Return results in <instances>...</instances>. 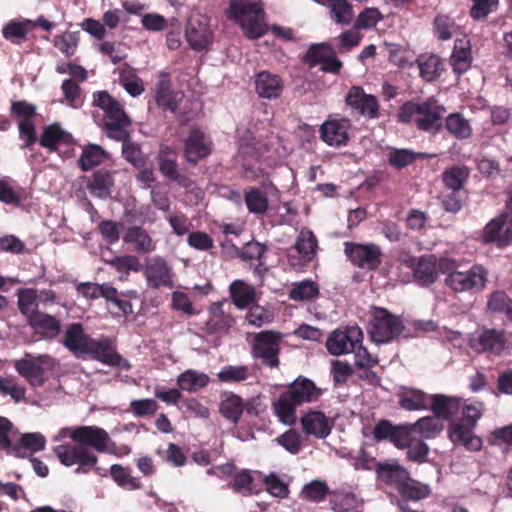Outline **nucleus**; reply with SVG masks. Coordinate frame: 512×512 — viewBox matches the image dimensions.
<instances>
[{
	"label": "nucleus",
	"mask_w": 512,
	"mask_h": 512,
	"mask_svg": "<svg viewBox=\"0 0 512 512\" xmlns=\"http://www.w3.org/2000/svg\"><path fill=\"white\" fill-rule=\"evenodd\" d=\"M122 240L124 243L131 245L138 254H148L156 248L149 233L140 226L127 228Z\"/></svg>",
	"instance_id": "c756f323"
},
{
	"label": "nucleus",
	"mask_w": 512,
	"mask_h": 512,
	"mask_svg": "<svg viewBox=\"0 0 512 512\" xmlns=\"http://www.w3.org/2000/svg\"><path fill=\"white\" fill-rule=\"evenodd\" d=\"M446 130L456 139H468L472 135V127L468 119L461 113H451L445 119Z\"/></svg>",
	"instance_id": "c9c22d12"
},
{
	"label": "nucleus",
	"mask_w": 512,
	"mask_h": 512,
	"mask_svg": "<svg viewBox=\"0 0 512 512\" xmlns=\"http://www.w3.org/2000/svg\"><path fill=\"white\" fill-rule=\"evenodd\" d=\"M440 272V258L434 255L422 256L417 261L413 275L421 286H429L438 278Z\"/></svg>",
	"instance_id": "bb28decb"
},
{
	"label": "nucleus",
	"mask_w": 512,
	"mask_h": 512,
	"mask_svg": "<svg viewBox=\"0 0 512 512\" xmlns=\"http://www.w3.org/2000/svg\"><path fill=\"white\" fill-rule=\"evenodd\" d=\"M492 312L504 313L512 321V300L503 291H494L487 301Z\"/></svg>",
	"instance_id": "6e6d98bb"
},
{
	"label": "nucleus",
	"mask_w": 512,
	"mask_h": 512,
	"mask_svg": "<svg viewBox=\"0 0 512 512\" xmlns=\"http://www.w3.org/2000/svg\"><path fill=\"white\" fill-rule=\"evenodd\" d=\"M236 133L239 145L246 153L261 154L267 150L265 129H259L256 125L251 128L238 127Z\"/></svg>",
	"instance_id": "412c9836"
},
{
	"label": "nucleus",
	"mask_w": 512,
	"mask_h": 512,
	"mask_svg": "<svg viewBox=\"0 0 512 512\" xmlns=\"http://www.w3.org/2000/svg\"><path fill=\"white\" fill-rule=\"evenodd\" d=\"M445 112V107L439 105L434 99L423 101L421 111L416 118V125L420 130L436 132L441 127L440 119Z\"/></svg>",
	"instance_id": "4be33fe9"
},
{
	"label": "nucleus",
	"mask_w": 512,
	"mask_h": 512,
	"mask_svg": "<svg viewBox=\"0 0 512 512\" xmlns=\"http://www.w3.org/2000/svg\"><path fill=\"white\" fill-rule=\"evenodd\" d=\"M329 9L331 19L340 25H348L354 17L352 5L348 0H331Z\"/></svg>",
	"instance_id": "3c124183"
},
{
	"label": "nucleus",
	"mask_w": 512,
	"mask_h": 512,
	"mask_svg": "<svg viewBox=\"0 0 512 512\" xmlns=\"http://www.w3.org/2000/svg\"><path fill=\"white\" fill-rule=\"evenodd\" d=\"M384 18L378 8H365L357 17L355 26L358 29L374 28Z\"/></svg>",
	"instance_id": "774afa93"
},
{
	"label": "nucleus",
	"mask_w": 512,
	"mask_h": 512,
	"mask_svg": "<svg viewBox=\"0 0 512 512\" xmlns=\"http://www.w3.org/2000/svg\"><path fill=\"white\" fill-rule=\"evenodd\" d=\"M506 339L503 331L495 329L484 330L477 338H472L469 345L477 352L500 354L505 347Z\"/></svg>",
	"instance_id": "a878e982"
},
{
	"label": "nucleus",
	"mask_w": 512,
	"mask_h": 512,
	"mask_svg": "<svg viewBox=\"0 0 512 512\" xmlns=\"http://www.w3.org/2000/svg\"><path fill=\"white\" fill-rule=\"evenodd\" d=\"M155 100L157 105L164 110L175 112L178 109V102L171 90V82L168 78L160 79L157 82Z\"/></svg>",
	"instance_id": "79ce46f5"
},
{
	"label": "nucleus",
	"mask_w": 512,
	"mask_h": 512,
	"mask_svg": "<svg viewBox=\"0 0 512 512\" xmlns=\"http://www.w3.org/2000/svg\"><path fill=\"white\" fill-rule=\"evenodd\" d=\"M345 254L357 267L373 270L380 264L381 250L376 244L346 242Z\"/></svg>",
	"instance_id": "ddd939ff"
},
{
	"label": "nucleus",
	"mask_w": 512,
	"mask_h": 512,
	"mask_svg": "<svg viewBox=\"0 0 512 512\" xmlns=\"http://www.w3.org/2000/svg\"><path fill=\"white\" fill-rule=\"evenodd\" d=\"M144 276L149 287L158 289L160 287L173 286L171 270L165 259L159 256L152 257L146 261Z\"/></svg>",
	"instance_id": "a211bd4d"
},
{
	"label": "nucleus",
	"mask_w": 512,
	"mask_h": 512,
	"mask_svg": "<svg viewBox=\"0 0 512 512\" xmlns=\"http://www.w3.org/2000/svg\"><path fill=\"white\" fill-rule=\"evenodd\" d=\"M245 202L249 212L263 215L268 209L267 197L258 189H251L245 194Z\"/></svg>",
	"instance_id": "680f3d73"
},
{
	"label": "nucleus",
	"mask_w": 512,
	"mask_h": 512,
	"mask_svg": "<svg viewBox=\"0 0 512 512\" xmlns=\"http://www.w3.org/2000/svg\"><path fill=\"white\" fill-rule=\"evenodd\" d=\"M469 177V169L465 166H453L443 173V182L452 192H459Z\"/></svg>",
	"instance_id": "a18cd8bd"
},
{
	"label": "nucleus",
	"mask_w": 512,
	"mask_h": 512,
	"mask_svg": "<svg viewBox=\"0 0 512 512\" xmlns=\"http://www.w3.org/2000/svg\"><path fill=\"white\" fill-rule=\"evenodd\" d=\"M120 141L122 142V155L124 159L135 168H142L145 165V157L140 146L130 141V137Z\"/></svg>",
	"instance_id": "bf43d9fd"
},
{
	"label": "nucleus",
	"mask_w": 512,
	"mask_h": 512,
	"mask_svg": "<svg viewBox=\"0 0 512 512\" xmlns=\"http://www.w3.org/2000/svg\"><path fill=\"white\" fill-rule=\"evenodd\" d=\"M507 217L504 213L487 223L483 231L485 243H494L498 247H504L512 241V222H507Z\"/></svg>",
	"instance_id": "6ab92c4d"
},
{
	"label": "nucleus",
	"mask_w": 512,
	"mask_h": 512,
	"mask_svg": "<svg viewBox=\"0 0 512 512\" xmlns=\"http://www.w3.org/2000/svg\"><path fill=\"white\" fill-rule=\"evenodd\" d=\"M27 322L33 331L44 340H54L61 332L60 320L41 311L35 312Z\"/></svg>",
	"instance_id": "5701e85b"
},
{
	"label": "nucleus",
	"mask_w": 512,
	"mask_h": 512,
	"mask_svg": "<svg viewBox=\"0 0 512 512\" xmlns=\"http://www.w3.org/2000/svg\"><path fill=\"white\" fill-rule=\"evenodd\" d=\"M185 38L193 50L201 51L206 49L213 41L209 19L201 13H191L185 28Z\"/></svg>",
	"instance_id": "9d476101"
},
{
	"label": "nucleus",
	"mask_w": 512,
	"mask_h": 512,
	"mask_svg": "<svg viewBox=\"0 0 512 512\" xmlns=\"http://www.w3.org/2000/svg\"><path fill=\"white\" fill-rule=\"evenodd\" d=\"M113 186V174L111 171L106 169L96 170L87 183V189L90 194L100 199L110 197Z\"/></svg>",
	"instance_id": "7c9ffc66"
},
{
	"label": "nucleus",
	"mask_w": 512,
	"mask_h": 512,
	"mask_svg": "<svg viewBox=\"0 0 512 512\" xmlns=\"http://www.w3.org/2000/svg\"><path fill=\"white\" fill-rule=\"evenodd\" d=\"M420 76L426 81L436 79L442 70L441 59L433 54L420 55L417 60Z\"/></svg>",
	"instance_id": "c03bdc74"
},
{
	"label": "nucleus",
	"mask_w": 512,
	"mask_h": 512,
	"mask_svg": "<svg viewBox=\"0 0 512 512\" xmlns=\"http://www.w3.org/2000/svg\"><path fill=\"white\" fill-rule=\"evenodd\" d=\"M255 90L261 98L276 99L282 93L283 82L278 75L262 71L255 76Z\"/></svg>",
	"instance_id": "cd10ccee"
},
{
	"label": "nucleus",
	"mask_w": 512,
	"mask_h": 512,
	"mask_svg": "<svg viewBox=\"0 0 512 512\" xmlns=\"http://www.w3.org/2000/svg\"><path fill=\"white\" fill-rule=\"evenodd\" d=\"M119 80L123 88L133 97L139 96L144 92L143 81L133 69L123 70L120 73Z\"/></svg>",
	"instance_id": "13d9d810"
},
{
	"label": "nucleus",
	"mask_w": 512,
	"mask_h": 512,
	"mask_svg": "<svg viewBox=\"0 0 512 512\" xmlns=\"http://www.w3.org/2000/svg\"><path fill=\"white\" fill-rule=\"evenodd\" d=\"M301 426L305 434L318 439L326 438L332 430L329 418L320 411L309 410L301 418Z\"/></svg>",
	"instance_id": "b1692460"
},
{
	"label": "nucleus",
	"mask_w": 512,
	"mask_h": 512,
	"mask_svg": "<svg viewBox=\"0 0 512 512\" xmlns=\"http://www.w3.org/2000/svg\"><path fill=\"white\" fill-rule=\"evenodd\" d=\"M103 261L113 267L119 273L129 274L132 272H140L143 266L135 255L116 256L111 259L103 258Z\"/></svg>",
	"instance_id": "8fccbe9b"
},
{
	"label": "nucleus",
	"mask_w": 512,
	"mask_h": 512,
	"mask_svg": "<svg viewBox=\"0 0 512 512\" xmlns=\"http://www.w3.org/2000/svg\"><path fill=\"white\" fill-rule=\"evenodd\" d=\"M84 356L122 370L131 369L129 361L117 352L115 340L108 336L93 338Z\"/></svg>",
	"instance_id": "6e6552de"
},
{
	"label": "nucleus",
	"mask_w": 512,
	"mask_h": 512,
	"mask_svg": "<svg viewBox=\"0 0 512 512\" xmlns=\"http://www.w3.org/2000/svg\"><path fill=\"white\" fill-rule=\"evenodd\" d=\"M18 296V309L24 316L31 317L35 312H39L37 309V290L32 288L19 289L17 291Z\"/></svg>",
	"instance_id": "864d4df0"
},
{
	"label": "nucleus",
	"mask_w": 512,
	"mask_h": 512,
	"mask_svg": "<svg viewBox=\"0 0 512 512\" xmlns=\"http://www.w3.org/2000/svg\"><path fill=\"white\" fill-rule=\"evenodd\" d=\"M244 410L251 413L248 405L244 403L242 398L234 393H226V419L232 423H238Z\"/></svg>",
	"instance_id": "4d7b16f0"
},
{
	"label": "nucleus",
	"mask_w": 512,
	"mask_h": 512,
	"mask_svg": "<svg viewBox=\"0 0 512 512\" xmlns=\"http://www.w3.org/2000/svg\"><path fill=\"white\" fill-rule=\"evenodd\" d=\"M70 439L74 444L57 445L53 451L61 464L70 467L78 465L76 473H88L98 462L92 452L104 453L108 450L111 438L106 430L98 426H78L70 430Z\"/></svg>",
	"instance_id": "f257e3e1"
},
{
	"label": "nucleus",
	"mask_w": 512,
	"mask_h": 512,
	"mask_svg": "<svg viewBox=\"0 0 512 512\" xmlns=\"http://www.w3.org/2000/svg\"><path fill=\"white\" fill-rule=\"evenodd\" d=\"M398 490L404 497L411 500H421L430 493V489L427 485L414 481L410 477Z\"/></svg>",
	"instance_id": "0e129e2a"
},
{
	"label": "nucleus",
	"mask_w": 512,
	"mask_h": 512,
	"mask_svg": "<svg viewBox=\"0 0 512 512\" xmlns=\"http://www.w3.org/2000/svg\"><path fill=\"white\" fill-rule=\"evenodd\" d=\"M93 337L87 334L82 323H71L67 326L63 337V345L75 357H84Z\"/></svg>",
	"instance_id": "aec40b11"
},
{
	"label": "nucleus",
	"mask_w": 512,
	"mask_h": 512,
	"mask_svg": "<svg viewBox=\"0 0 512 512\" xmlns=\"http://www.w3.org/2000/svg\"><path fill=\"white\" fill-rule=\"evenodd\" d=\"M379 478L387 484H394L397 489L409 480V473L397 462H386L377 465Z\"/></svg>",
	"instance_id": "72a5a7b5"
},
{
	"label": "nucleus",
	"mask_w": 512,
	"mask_h": 512,
	"mask_svg": "<svg viewBox=\"0 0 512 512\" xmlns=\"http://www.w3.org/2000/svg\"><path fill=\"white\" fill-rule=\"evenodd\" d=\"M235 471L236 468L233 464L226 463V476L232 477L229 485L233 491L245 496L261 491V485L259 484L261 472L251 473L243 470L236 473Z\"/></svg>",
	"instance_id": "f3484780"
},
{
	"label": "nucleus",
	"mask_w": 512,
	"mask_h": 512,
	"mask_svg": "<svg viewBox=\"0 0 512 512\" xmlns=\"http://www.w3.org/2000/svg\"><path fill=\"white\" fill-rule=\"evenodd\" d=\"M362 341V330L358 326H350L334 330L326 341V348L331 355L340 356L354 352Z\"/></svg>",
	"instance_id": "9b49d317"
},
{
	"label": "nucleus",
	"mask_w": 512,
	"mask_h": 512,
	"mask_svg": "<svg viewBox=\"0 0 512 512\" xmlns=\"http://www.w3.org/2000/svg\"><path fill=\"white\" fill-rule=\"evenodd\" d=\"M404 325L400 317L391 314L387 309L373 307L368 333L373 342L388 343L397 338L403 331Z\"/></svg>",
	"instance_id": "423d86ee"
},
{
	"label": "nucleus",
	"mask_w": 512,
	"mask_h": 512,
	"mask_svg": "<svg viewBox=\"0 0 512 512\" xmlns=\"http://www.w3.org/2000/svg\"><path fill=\"white\" fill-rule=\"evenodd\" d=\"M281 339L282 335L275 331L267 330L257 333L252 344L253 356L270 368L278 367Z\"/></svg>",
	"instance_id": "1a4fd4ad"
},
{
	"label": "nucleus",
	"mask_w": 512,
	"mask_h": 512,
	"mask_svg": "<svg viewBox=\"0 0 512 512\" xmlns=\"http://www.w3.org/2000/svg\"><path fill=\"white\" fill-rule=\"evenodd\" d=\"M159 171L170 182L177 184L187 191H193L196 184L187 175L181 174L178 169L177 155L169 147L161 148L157 157Z\"/></svg>",
	"instance_id": "f8f14e48"
},
{
	"label": "nucleus",
	"mask_w": 512,
	"mask_h": 512,
	"mask_svg": "<svg viewBox=\"0 0 512 512\" xmlns=\"http://www.w3.org/2000/svg\"><path fill=\"white\" fill-rule=\"evenodd\" d=\"M46 439L40 433H26L21 436L19 441L14 444L11 454L18 457L24 458L27 456L26 451L38 452L45 448Z\"/></svg>",
	"instance_id": "f704fd0d"
},
{
	"label": "nucleus",
	"mask_w": 512,
	"mask_h": 512,
	"mask_svg": "<svg viewBox=\"0 0 512 512\" xmlns=\"http://www.w3.org/2000/svg\"><path fill=\"white\" fill-rule=\"evenodd\" d=\"M319 294V288L313 281H301L296 283L289 293V297L295 301L311 300Z\"/></svg>",
	"instance_id": "052dcab7"
},
{
	"label": "nucleus",
	"mask_w": 512,
	"mask_h": 512,
	"mask_svg": "<svg viewBox=\"0 0 512 512\" xmlns=\"http://www.w3.org/2000/svg\"><path fill=\"white\" fill-rule=\"evenodd\" d=\"M346 104L360 115L375 119L379 116V103L374 95L367 94L360 86H352L345 97Z\"/></svg>",
	"instance_id": "dca6fc26"
},
{
	"label": "nucleus",
	"mask_w": 512,
	"mask_h": 512,
	"mask_svg": "<svg viewBox=\"0 0 512 512\" xmlns=\"http://www.w3.org/2000/svg\"><path fill=\"white\" fill-rule=\"evenodd\" d=\"M93 105L104 111V130L113 140L129 138L128 127L132 121L125 112L122 104L107 91H97L93 94Z\"/></svg>",
	"instance_id": "20e7f679"
},
{
	"label": "nucleus",
	"mask_w": 512,
	"mask_h": 512,
	"mask_svg": "<svg viewBox=\"0 0 512 512\" xmlns=\"http://www.w3.org/2000/svg\"><path fill=\"white\" fill-rule=\"evenodd\" d=\"M212 152V142L199 128H194L184 143L183 156L190 164H197Z\"/></svg>",
	"instance_id": "2eb2a0df"
},
{
	"label": "nucleus",
	"mask_w": 512,
	"mask_h": 512,
	"mask_svg": "<svg viewBox=\"0 0 512 512\" xmlns=\"http://www.w3.org/2000/svg\"><path fill=\"white\" fill-rule=\"evenodd\" d=\"M430 407L435 417L441 419H449L460 407V402L456 398L444 395H431Z\"/></svg>",
	"instance_id": "ea45409f"
},
{
	"label": "nucleus",
	"mask_w": 512,
	"mask_h": 512,
	"mask_svg": "<svg viewBox=\"0 0 512 512\" xmlns=\"http://www.w3.org/2000/svg\"><path fill=\"white\" fill-rule=\"evenodd\" d=\"M230 12L248 38L258 39L267 32L261 0H230Z\"/></svg>",
	"instance_id": "39448f33"
},
{
	"label": "nucleus",
	"mask_w": 512,
	"mask_h": 512,
	"mask_svg": "<svg viewBox=\"0 0 512 512\" xmlns=\"http://www.w3.org/2000/svg\"><path fill=\"white\" fill-rule=\"evenodd\" d=\"M259 484L265 486L266 491L277 498H285L289 494L288 484L276 473L264 475L261 473Z\"/></svg>",
	"instance_id": "de8ad7c7"
},
{
	"label": "nucleus",
	"mask_w": 512,
	"mask_h": 512,
	"mask_svg": "<svg viewBox=\"0 0 512 512\" xmlns=\"http://www.w3.org/2000/svg\"><path fill=\"white\" fill-rule=\"evenodd\" d=\"M458 31L454 19L446 14H438L433 21V32L438 40L451 39Z\"/></svg>",
	"instance_id": "49530a36"
},
{
	"label": "nucleus",
	"mask_w": 512,
	"mask_h": 512,
	"mask_svg": "<svg viewBox=\"0 0 512 512\" xmlns=\"http://www.w3.org/2000/svg\"><path fill=\"white\" fill-rule=\"evenodd\" d=\"M472 56L468 41L457 39L450 56V64L457 74L465 73L471 66Z\"/></svg>",
	"instance_id": "473e14b6"
},
{
	"label": "nucleus",
	"mask_w": 512,
	"mask_h": 512,
	"mask_svg": "<svg viewBox=\"0 0 512 512\" xmlns=\"http://www.w3.org/2000/svg\"><path fill=\"white\" fill-rule=\"evenodd\" d=\"M29 31V22L9 21L2 29L3 37L14 43L21 44L26 41Z\"/></svg>",
	"instance_id": "5fc2aeb1"
},
{
	"label": "nucleus",
	"mask_w": 512,
	"mask_h": 512,
	"mask_svg": "<svg viewBox=\"0 0 512 512\" xmlns=\"http://www.w3.org/2000/svg\"><path fill=\"white\" fill-rule=\"evenodd\" d=\"M415 159L416 153L410 149L391 148L387 155L388 163L396 169L412 164Z\"/></svg>",
	"instance_id": "e2e57ef3"
},
{
	"label": "nucleus",
	"mask_w": 512,
	"mask_h": 512,
	"mask_svg": "<svg viewBox=\"0 0 512 512\" xmlns=\"http://www.w3.org/2000/svg\"><path fill=\"white\" fill-rule=\"evenodd\" d=\"M106 158L107 153L101 146L88 144L82 149L78 165L82 171L86 172L100 165Z\"/></svg>",
	"instance_id": "4c0bfd02"
},
{
	"label": "nucleus",
	"mask_w": 512,
	"mask_h": 512,
	"mask_svg": "<svg viewBox=\"0 0 512 512\" xmlns=\"http://www.w3.org/2000/svg\"><path fill=\"white\" fill-rule=\"evenodd\" d=\"M276 441L291 454H298L302 449V436L294 429L286 431L280 435Z\"/></svg>",
	"instance_id": "338daca9"
},
{
	"label": "nucleus",
	"mask_w": 512,
	"mask_h": 512,
	"mask_svg": "<svg viewBox=\"0 0 512 512\" xmlns=\"http://www.w3.org/2000/svg\"><path fill=\"white\" fill-rule=\"evenodd\" d=\"M246 320L252 326L261 327L271 323L274 320V314L262 306L253 305L246 314Z\"/></svg>",
	"instance_id": "69168bd1"
},
{
	"label": "nucleus",
	"mask_w": 512,
	"mask_h": 512,
	"mask_svg": "<svg viewBox=\"0 0 512 512\" xmlns=\"http://www.w3.org/2000/svg\"><path fill=\"white\" fill-rule=\"evenodd\" d=\"M72 141V135L65 131L58 123L45 126L39 138V144L50 153L57 152L60 144L69 145Z\"/></svg>",
	"instance_id": "c85d7f7f"
},
{
	"label": "nucleus",
	"mask_w": 512,
	"mask_h": 512,
	"mask_svg": "<svg viewBox=\"0 0 512 512\" xmlns=\"http://www.w3.org/2000/svg\"><path fill=\"white\" fill-rule=\"evenodd\" d=\"M77 293L89 300H95L100 297L111 298L114 293V286L110 283L81 282L76 285Z\"/></svg>",
	"instance_id": "37998d69"
},
{
	"label": "nucleus",
	"mask_w": 512,
	"mask_h": 512,
	"mask_svg": "<svg viewBox=\"0 0 512 512\" xmlns=\"http://www.w3.org/2000/svg\"><path fill=\"white\" fill-rule=\"evenodd\" d=\"M317 247L315 235L309 230H301L293 248L303 261L309 262L316 256Z\"/></svg>",
	"instance_id": "58836bf2"
},
{
	"label": "nucleus",
	"mask_w": 512,
	"mask_h": 512,
	"mask_svg": "<svg viewBox=\"0 0 512 512\" xmlns=\"http://www.w3.org/2000/svg\"><path fill=\"white\" fill-rule=\"evenodd\" d=\"M350 129V119L329 117L320 127V137L329 146H345L349 141Z\"/></svg>",
	"instance_id": "4468645a"
},
{
	"label": "nucleus",
	"mask_w": 512,
	"mask_h": 512,
	"mask_svg": "<svg viewBox=\"0 0 512 512\" xmlns=\"http://www.w3.org/2000/svg\"><path fill=\"white\" fill-rule=\"evenodd\" d=\"M410 426L413 433H418L423 438H433L443 430V423L435 416L422 417Z\"/></svg>",
	"instance_id": "09e8293b"
},
{
	"label": "nucleus",
	"mask_w": 512,
	"mask_h": 512,
	"mask_svg": "<svg viewBox=\"0 0 512 512\" xmlns=\"http://www.w3.org/2000/svg\"><path fill=\"white\" fill-rule=\"evenodd\" d=\"M110 474L117 485L124 489L136 490L141 488L140 481L131 475V471L128 467L114 464L110 468Z\"/></svg>",
	"instance_id": "603ef678"
},
{
	"label": "nucleus",
	"mask_w": 512,
	"mask_h": 512,
	"mask_svg": "<svg viewBox=\"0 0 512 512\" xmlns=\"http://www.w3.org/2000/svg\"><path fill=\"white\" fill-rule=\"evenodd\" d=\"M398 405L406 411H422L430 407L431 395L412 387H400L397 392Z\"/></svg>",
	"instance_id": "393cba45"
},
{
	"label": "nucleus",
	"mask_w": 512,
	"mask_h": 512,
	"mask_svg": "<svg viewBox=\"0 0 512 512\" xmlns=\"http://www.w3.org/2000/svg\"><path fill=\"white\" fill-rule=\"evenodd\" d=\"M265 245L259 242L248 241L243 248H238L236 244L226 239V258H240L243 261L259 260L266 252Z\"/></svg>",
	"instance_id": "2f4dec72"
},
{
	"label": "nucleus",
	"mask_w": 512,
	"mask_h": 512,
	"mask_svg": "<svg viewBox=\"0 0 512 512\" xmlns=\"http://www.w3.org/2000/svg\"><path fill=\"white\" fill-rule=\"evenodd\" d=\"M56 362L47 354L33 356L26 353L14 363V368L31 386L41 387L47 380V373L52 372Z\"/></svg>",
	"instance_id": "0eeeda50"
},
{
	"label": "nucleus",
	"mask_w": 512,
	"mask_h": 512,
	"mask_svg": "<svg viewBox=\"0 0 512 512\" xmlns=\"http://www.w3.org/2000/svg\"><path fill=\"white\" fill-rule=\"evenodd\" d=\"M209 382V377L205 373L195 370H186L177 378V385L180 390L187 392H196L204 388Z\"/></svg>",
	"instance_id": "a19ab883"
},
{
	"label": "nucleus",
	"mask_w": 512,
	"mask_h": 512,
	"mask_svg": "<svg viewBox=\"0 0 512 512\" xmlns=\"http://www.w3.org/2000/svg\"><path fill=\"white\" fill-rule=\"evenodd\" d=\"M440 272L445 275V284L455 293L479 292L486 288L488 270L475 264L468 270L452 258H440Z\"/></svg>",
	"instance_id": "7ed1b4c3"
},
{
	"label": "nucleus",
	"mask_w": 512,
	"mask_h": 512,
	"mask_svg": "<svg viewBox=\"0 0 512 512\" xmlns=\"http://www.w3.org/2000/svg\"><path fill=\"white\" fill-rule=\"evenodd\" d=\"M322 395V389L303 376L297 377L273 403V410L279 421L287 426L297 422L296 408L302 404L316 402Z\"/></svg>",
	"instance_id": "f03ea898"
},
{
	"label": "nucleus",
	"mask_w": 512,
	"mask_h": 512,
	"mask_svg": "<svg viewBox=\"0 0 512 512\" xmlns=\"http://www.w3.org/2000/svg\"><path fill=\"white\" fill-rule=\"evenodd\" d=\"M233 303L240 309H244L255 301V289L242 280L234 281L230 287Z\"/></svg>",
	"instance_id": "e433bc0d"
}]
</instances>
